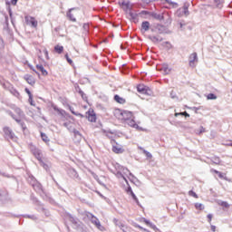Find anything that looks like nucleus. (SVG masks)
I'll return each instance as SVG.
<instances>
[{"label":"nucleus","instance_id":"obj_1","mask_svg":"<svg viewBox=\"0 0 232 232\" xmlns=\"http://www.w3.org/2000/svg\"><path fill=\"white\" fill-rule=\"evenodd\" d=\"M35 192L42 197L45 202H49V204H55V200L50 196V194L45 193L44 189L43 188V185L36 181V183L32 187Z\"/></svg>","mask_w":232,"mask_h":232},{"label":"nucleus","instance_id":"obj_2","mask_svg":"<svg viewBox=\"0 0 232 232\" xmlns=\"http://www.w3.org/2000/svg\"><path fill=\"white\" fill-rule=\"evenodd\" d=\"M116 114L118 115V119L121 121H130V119H133V113L129 111H121L117 110Z\"/></svg>","mask_w":232,"mask_h":232},{"label":"nucleus","instance_id":"obj_3","mask_svg":"<svg viewBox=\"0 0 232 232\" xmlns=\"http://www.w3.org/2000/svg\"><path fill=\"white\" fill-rule=\"evenodd\" d=\"M88 218L99 229L100 231H104V227L101 224V221L93 214L88 212Z\"/></svg>","mask_w":232,"mask_h":232},{"label":"nucleus","instance_id":"obj_4","mask_svg":"<svg viewBox=\"0 0 232 232\" xmlns=\"http://www.w3.org/2000/svg\"><path fill=\"white\" fill-rule=\"evenodd\" d=\"M4 137L7 140H17V137H15V133L9 127L4 128Z\"/></svg>","mask_w":232,"mask_h":232},{"label":"nucleus","instance_id":"obj_5","mask_svg":"<svg viewBox=\"0 0 232 232\" xmlns=\"http://www.w3.org/2000/svg\"><path fill=\"white\" fill-rule=\"evenodd\" d=\"M9 114L11 115L12 119H14V121H15V122H17V124L21 126L23 131H24V130H26V123H24V121H23L24 117L17 116L13 112H10Z\"/></svg>","mask_w":232,"mask_h":232},{"label":"nucleus","instance_id":"obj_6","mask_svg":"<svg viewBox=\"0 0 232 232\" xmlns=\"http://www.w3.org/2000/svg\"><path fill=\"white\" fill-rule=\"evenodd\" d=\"M119 5L125 14H129V12L133 10V5H131V2L130 1L119 2Z\"/></svg>","mask_w":232,"mask_h":232},{"label":"nucleus","instance_id":"obj_7","mask_svg":"<svg viewBox=\"0 0 232 232\" xmlns=\"http://www.w3.org/2000/svg\"><path fill=\"white\" fill-rule=\"evenodd\" d=\"M30 150L31 152L33 153V155L35 157V159H37V160L41 161V160L43 159V151H41V150L37 149V147L31 145L30 146Z\"/></svg>","mask_w":232,"mask_h":232},{"label":"nucleus","instance_id":"obj_8","mask_svg":"<svg viewBox=\"0 0 232 232\" xmlns=\"http://www.w3.org/2000/svg\"><path fill=\"white\" fill-rule=\"evenodd\" d=\"M188 63L191 68H195V63H198V55L197 54V53H193L189 55Z\"/></svg>","mask_w":232,"mask_h":232},{"label":"nucleus","instance_id":"obj_9","mask_svg":"<svg viewBox=\"0 0 232 232\" xmlns=\"http://www.w3.org/2000/svg\"><path fill=\"white\" fill-rule=\"evenodd\" d=\"M88 121L89 122H97V113L92 108L88 110Z\"/></svg>","mask_w":232,"mask_h":232},{"label":"nucleus","instance_id":"obj_10","mask_svg":"<svg viewBox=\"0 0 232 232\" xmlns=\"http://www.w3.org/2000/svg\"><path fill=\"white\" fill-rule=\"evenodd\" d=\"M127 14L130 16V21H131L132 23H135L136 24L137 23H139V14L133 13V10L129 11V13Z\"/></svg>","mask_w":232,"mask_h":232},{"label":"nucleus","instance_id":"obj_11","mask_svg":"<svg viewBox=\"0 0 232 232\" xmlns=\"http://www.w3.org/2000/svg\"><path fill=\"white\" fill-rule=\"evenodd\" d=\"M126 123L130 126L131 128H135L136 130H142V128L140 126H139L137 124V122H135V120H133L132 118L129 119Z\"/></svg>","mask_w":232,"mask_h":232},{"label":"nucleus","instance_id":"obj_12","mask_svg":"<svg viewBox=\"0 0 232 232\" xmlns=\"http://www.w3.org/2000/svg\"><path fill=\"white\" fill-rule=\"evenodd\" d=\"M64 128H67L68 130L71 132L75 133V128L73 127V122L72 121H66L63 123Z\"/></svg>","mask_w":232,"mask_h":232},{"label":"nucleus","instance_id":"obj_13","mask_svg":"<svg viewBox=\"0 0 232 232\" xmlns=\"http://www.w3.org/2000/svg\"><path fill=\"white\" fill-rule=\"evenodd\" d=\"M52 108L54 110V111H57V113H59V115H62V117H64V115H66V111H64L63 109H59V107H57V105L52 104Z\"/></svg>","mask_w":232,"mask_h":232},{"label":"nucleus","instance_id":"obj_14","mask_svg":"<svg viewBox=\"0 0 232 232\" xmlns=\"http://www.w3.org/2000/svg\"><path fill=\"white\" fill-rule=\"evenodd\" d=\"M24 80H25L26 82H28V84H30L31 86H34V84H35V79H34V76H32V75L26 74V75L24 76Z\"/></svg>","mask_w":232,"mask_h":232},{"label":"nucleus","instance_id":"obj_15","mask_svg":"<svg viewBox=\"0 0 232 232\" xmlns=\"http://www.w3.org/2000/svg\"><path fill=\"white\" fill-rule=\"evenodd\" d=\"M150 22L149 21H143L141 23V32H148L150 30Z\"/></svg>","mask_w":232,"mask_h":232},{"label":"nucleus","instance_id":"obj_16","mask_svg":"<svg viewBox=\"0 0 232 232\" xmlns=\"http://www.w3.org/2000/svg\"><path fill=\"white\" fill-rule=\"evenodd\" d=\"M68 175L69 177H71V179H78L79 178V174H77V170L71 169L68 170Z\"/></svg>","mask_w":232,"mask_h":232},{"label":"nucleus","instance_id":"obj_17","mask_svg":"<svg viewBox=\"0 0 232 232\" xmlns=\"http://www.w3.org/2000/svg\"><path fill=\"white\" fill-rule=\"evenodd\" d=\"M184 15H189V3L185 2L182 7Z\"/></svg>","mask_w":232,"mask_h":232},{"label":"nucleus","instance_id":"obj_18","mask_svg":"<svg viewBox=\"0 0 232 232\" xmlns=\"http://www.w3.org/2000/svg\"><path fill=\"white\" fill-rule=\"evenodd\" d=\"M150 17H153V19H157V21H162L164 19V16L160 14H157L155 12H150Z\"/></svg>","mask_w":232,"mask_h":232},{"label":"nucleus","instance_id":"obj_19","mask_svg":"<svg viewBox=\"0 0 232 232\" xmlns=\"http://www.w3.org/2000/svg\"><path fill=\"white\" fill-rule=\"evenodd\" d=\"M8 199V192L6 190H0V200L3 202Z\"/></svg>","mask_w":232,"mask_h":232},{"label":"nucleus","instance_id":"obj_20","mask_svg":"<svg viewBox=\"0 0 232 232\" xmlns=\"http://www.w3.org/2000/svg\"><path fill=\"white\" fill-rule=\"evenodd\" d=\"M115 169H123V171H127V173H129L130 177H135L131 172H130V169H124V167L121 166L119 163L115 164Z\"/></svg>","mask_w":232,"mask_h":232},{"label":"nucleus","instance_id":"obj_21","mask_svg":"<svg viewBox=\"0 0 232 232\" xmlns=\"http://www.w3.org/2000/svg\"><path fill=\"white\" fill-rule=\"evenodd\" d=\"M148 39H150V41L152 43H162V38L159 36L149 35Z\"/></svg>","mask_w":232,"mask_h":232},{"label":"nucleus","instance_id":"obj_22","mask_svg":"<svg viewBox=\"0 0 232 232\" xmlns=\"http://www.w3.org/2000/svg\"><path fill=\"white\" fill-rule=\"evenodd\" d=\"M114 101L119 104H125L126 100L122 97H120L119 94L114 95Z\"/></svg>","mask_w":232,"mask_h":232},{"label":"nucleus","instance_id":"obj_23","mask_svg":"<svg viewBox=\"0 0 232 232\" xmlns=\"http://www.w3.org/2000/svg\"><path fill=\"white\" fill-rule=\"evenodd\" d=\"M73 10H75V8H71V9L68 10L67 17H68V19H70V21H72V23H75V21H77V19H75L73 17V14H72V11H73Z\"/></svg>","mask_w":232,"mask_h":232},{"label":"nucleus","instance_id":"obj_24","mask_svg":"<svg viewBox=\"0 0 232 232\" xmlns=\"http://www.w3.org/2000/svg\"><path fill=\"white\" fill-rule=\"evenodd\" d=\"M137 91L139 93H148V90L145 85L140 84L137 86Z\"/></svg>","mask_w":232,"mask_h":232},{"label":"nucleus","instance_id":"obj_25","mask_svg":"<svg viewBox=\"0 0 232 232\" xmlns=\"http://www.w3.org/2000/svg\"><path fill=\"white\" fill-rule=\"evenodd\" d=\"M112 151H113V153H117V154L124 153V149L113 145V146H112Z\"/></svg>","mask_w":232,"mask_h":232},{"label":"nucleus","instance_id":"obj_26","mask_svg":"<svg viewBox=\"0 0 232 232\" xmlns=\"http://www.w3.org/2000/svg\"><path fill=\"white\" fill-rule=\"evenodd\" d=\"M36 68L37 70H39V72H41L42 75H44V76L48 75V71L44 69V66L37 64Z\"/></svg>","mask_w":232,"mask_h":232},{"label":"nucleus","instance_id":"obj_27","mask_svg":"<svg viewBox=\"0 0 232 232\" xmlns=\"http://www.w3.org/2000/svg\"><path fill=\"white\" fill-rule=\"evenodd\" d=\"M14 111L16 113V116L24 117V112L21 110V108L14 107Z\"/></svg>","mask_w":232,"mask_h":232},{"label":"nucleus","instance_id":"obj_28","mask_svg":"<svg viewBox=\"0 0 232 232\" xmlns=\"http://www.w3.org/2000/svg\"><path fill=\"white\" fill-rule=\"evenodd\" d=\"M161 72H163V73L165 75H168L169 73V72H171V69H169V67L168 66V64L164 63L161 67Z\"/></svg>","mask_w":232,"mask_h":232},{"label":"nucleus","instance_id":"obj_29","mask_svg":"<svg viewBox=\"0 0 232 232\" xmlns=\"http://www.w3.org/2000/svg\"><path fill=\"white\" fill-rule=\"evenodd\" d=\"M27 182L30 184V186H34L35 183H37V179L34 176H29L27 179Z\"/></svg>","mask_w":232,"mask_h":232},{"label":"nucleus","instance_id":"obj_30","mask_svg":"<svg viewBox=\"0 0 232 232\" xmlns=\"http://www.w3.org/2000/svg\"><path fill=\"white\" fill-rule=\"evenodd\" d=\"M156 29L158 30L159 34H166V26L162 24L157 25Z\"/></svg>","mask_w":232,"mask_h":232},{"label":"nucleus","instance_id":"obj_31","mask_svg":"<svg viewBox=\"0 0 232 232\" xmlns=\"http://www.w3.org/2000/svg\"><path fill=\"white\" fill-rule=\"evenodd\" d=\"M116 177L118 179H123V180H125V182L128 184V179H126V177H124V174H122V172H121V170H118L116 173H115Z\"/></svg>","mask_w":232,"mask_h":232},{"label":"nucleus","instance_id":"obj_32","mask_svg":"<svg viewBox=\"0 0 232 232\" xmlns=\"http://www.w3.org/2000/svg\"><path fill=\"white\" fill-rule=\"evenodd\" d=\"M54 52H56V53H62L64 52V47L63 45H56L54 46Z\"/></svg>","mask_w":232,"mask_h":232},{"label":"nucleus","instance_id":"obj_33","mask_svg":"<svg viewBox=\"0 0 232 232\" xmlns=\"http://www.w3.org/2000/svg\"><path fill=\"white\" fill-rule=\"evenodd\" d=\"M30 24L33 26V28H37V20H35V18L31 17V19L29 20Z\"/></svg>","mask_w":232,"mask_h":232},{"label":"nucleus","instance_id":"obj_34","mask_svg":"<svg viewBox=\"0 0 232 232\" xmlns=\"http://www.w3.org/2000/svg\"><path fill=\"white\" fill-rule=\"evenodd\" d=\"M69 110L72 113V115H76V117H84V115H82V113L75 112V111L73 110V107L72 106H69Z\"/></svg>","mask_w":232,"mask_h":232},{"label":"nucleus","instance_id":"obj_35","mask_svg":"<svg viewBox=\"0 0 232 232\" xmlns=\"http://www.w3.org/2000/svg\"><path fill=\"white\" fill-rule=\"evenodd\" d=\"M68 218H69L70 222H72V224H73L74 226H77V224H79L77 219L75 218H73L72 215H68Z\"/></svg>","mask_w":232,"mask_h":232},{"label":"nucleus","instance_id":"obj_36","mask_svg":"<svg viewBox=\"0 0 232 232\" xmlns=\"http://www.w3.org/2000/svg\"><path fill=\"white\" fill-rule=\"evenodd\" d=\"M207 99H208V101H216L217 95L215 93H213V92L208 93L207 95Z\"/></svg>","mask_w":232,"mask_h":232},{"label":"nucleus","instance_id":"obj_37","mask_svg":"<svg viewBox=\"0 0 232 232\" xmlns=\"http://www.w3.org/2000/svg\"><path fill=\"white\" fill-rule=\"evenodd\" d=\"M151 12L143 10L141 12H140L138 14L140 15L141 17L146 18L147 15H150Z\"/></svg>","mask_w":232,"mask_h":232},{"label":"nucleus","instance_id":"obj_38","mask_svg":"<svg viewBox=\"0 0 232 232\" xmlns=\"http://www.w3.org/2000/svg\"><path fill=\"white\" fill-rule=\"evenodd\" d=\"M211 162H213V164L218 165V164H220V158L214 156L211 158Z\"/></svg>","mask_w":232,"mask_h":232},{"label":"nucleus","instance_id":"obj_39","mask_svg":"<svg viewBox=\"0 0 232 232\" xmlns=\"http://www.w3.org/2000/svg\"><path fill=\"white\" fill-rule=\"evenodd\" d=\"M170 99H172L173 101L178 102L179 101V96L177 95V92H175L174 91L170 92Z\"/></svg>","mask_w":232,"mask_h":232},{"label":"nucleus","instance_id":"obj_40","mask_svg":"<svg viewBox=\"0 0 232 232\" xmlns=\"http://www.w3.org/2000/svg\"><path fill=\"white\" fill-rule=\"evenodd\" d=\"M130 197H132V199L134 200V202H136L137 206H140V202H139V198H137L134 192H131Z\"/></svg>","mask_w":232,"mask_h":232},{"label":"nucleus","instance_id":"obj_41","mask_svg":"<svg viewBox=\"0 0 232 232\" xmlns=\"http://www.w3.org/2000/svg\"><path fill=\"white\" fill-rule=\"evenodd\" d=\"M10 93H12V95H14V97L19 98V92H17V90H15L14 88L10 89Z\"/></svg>","mask_w":232,"mask_h":232},{"label":"nucleus","instance_id":"obj_42","mask_svg":"<svg viewBox=\"0 0 232 232\" xmlns=\"http://www.w3.org/2000/svg\"><path fill=\"white\" fill-rule=\"evenodd\" d=\"M218 206H221L222 208H226L227 209L229 208V203L227 201H219Z\"/></svg>","mask_w":232,"mask_h":232},{"label":"nucleus","instance_id":"obj_43","mask_svg":"<svg viewBox=\"0 0 232 232\" xmlns=\"http://www.w3.org/2000/svg\"><path fill=\"white\" fill-rule=\"evenodd\" d=\"M139 6H140V8H144L145 10H150V7L146 5L142 0L139 2Z\"/></svg>","mask_w":232,"mask_h":232},{"label":"nucleus","instance_id":"obj_44","mask_svg":"<svg viewBox=\"0 0 232 232\" xmlns=\"http://www.w3.org/2000/svg\"><path fill=\"white\" fill-rule=\"evenodd\" d=\"M79 93L82 96V98L83 99V101H85V102H88V98L86 97V94H84V92H82L81 89H79Z\"/></svg>","mask_w":232,"mask_h":232},{"label":"nucleus","instance_id":"obj_45","mask_svg":"<svg viewBox=\"0 0 232 232\" xmlns=\"http://www.w3.org/2000/svg\"><path fill=\"white\" fill-rule=\"evenodd\" d=\"M196 209H199V211H202L204 209V205L202 203H195Z\"/></svg>","mask_w":232,"mask_h":232},{"label":"nucleus","instance_id":"obj_46","mask_svg":"<svg viewBox=\"0 0 232 232\" xmlns=\"http://www.w3.org/2000/svg\"><path fill=\"white\" fill-rule=\"evenodd\" d=\"M143 153H144V155H146L147 159H153V155L151 154V152H150L146 150H143Z\"/></svg>","mask_w":232,"mask_h":232},{"label":"nucleus","instance_id":"obj_47","mask_svg":"<svg viewBox=\"0 0 232 232\" xmlns=\"http://www.w3.org/2000/svg\"><path fill=\"white\" fill-rule=\"evenodd\" d=\"M24 218H30L31 220H37V216L35 215H24Z\"/></svg>","mask_w":232,"mask_h":232},{"label":"nucleus","instance_id":"obj_48","mask_svg":"<svg viewBox=\"0 0 232 232\" xmlns=\"http://www.w3.org/2000/svg\"><path fill=\"white\" fill-rule=\"evenodd\" d=\"M216 5H217V8H222V4L224 3V0H214Z\"/></svg>","mask_w":232,"mask_h":232},{"label":"nucleus","instance_id":"obj_49","mask_svg":"<svg viewBox=\"0 0 232 232\" xmlns=\"http://www.w3.org/2000/svg\"><path fill=\"white\" fill-rule=\"evenodd\" d=\"M134 227H138V229H140L141 231L150 232V230L142 227L140 225L134 223Z\"/></svg>","mask_w":232,"mask_h":232},{"label":"nucleus","instance_id":"obj_50","mask_svg":"<svg viewBox=\"0 0 232 232\" xmlns=\"http://www.w3.org/2000/svg\"><path fill=\"white\" fill-rule=\"evenodd\" d=\"M41 137H42V140H44V142H50V140L48 139V136H46V134L42 132Z\"/></svg>","mask_w":232,"mask_h":232},{"label":"nucleus","instance_id":"obj_51","mask_svg":"<svg viewBox=\"0 0 232 232\" xmlns=\"http://www.w3.org/2000/svg\"><path fill=\"white\" fill-rule=\"evenodd\" d=\"M1 85L5 90H8V88H10V82H4Z\"/></svg>","mask_w":232,"mask_h":232},{"label":"nucleus","instance_id":"obj_52","mask_svg":"<svg viewBox=\"0 0 232 232\" xmlns=\"http://www.w3.org/2000/svg\"><path fill=\"white\" fill-rule=\"evenodd\" d=\"M89 173H91L92 177H93V179L95 180H97V182H99V176H97V174H95V172L89 170Z\"/></svg>","mask_w":232,"mask_h":232},{"label":"nucleus","instance_id":"obj_53","mask_svg":"<svg viewBox=\"0 0 232 232\" xmlns=\"http://www.w3.org/2000/svg\"><path fill=\"white\" fill-rule=\"evenodd\" d=\"M188 195L190 197H194V198H198V195H197V193L193 190L188 191Z\"/></svg>","mask_w":232,"mask_h":232},{"label":"nucleus","instance_id":"obj_54","mask_svg":"<svg viewBox=\"0 0 232 232\" xmlns=\"http://www.w3.org/2000/svg\"><path fill=\"white\" fill-rule=\"evenodd\" d=\"M114 221H115L116 226L118 227H120V229H121V227H124V224H122L121 221H119L117 219H114Z\"/></svg>","mask_w":232,"mask_h":232},{"label":"nucleus","instance_id":"obj_55","mask_svg":"<svg viewBox=\"0 0 232 232\" xmlns=\"http://www.w3.org/2000/svg\"><path fill=\"white\" fill-rule=\"evenodd\" d=\"M42 213H44L45 217H50V212L46 210V208H41Z\"/></svg>","mask_w":232,"mask_h":232},{"label":"nucleus","instance_id":"obj_56","mask_svg":"<svg viewBox=\"0 0 232 232\" xmlns=\"http://www.w3.org/2000/svg\"><path fill=\"white\" fill-rule=\"evenodd\" d=\"M121 231L123 232H131V230H130V227H126V225L123 224V227H121Z\"/></svg>","mask_w":232,"mask_h":232},{"label":"nucleus","instance_id":"obj_57","mask_svg":"<svg viewBox=\"0 0 232 232\" xmlns=\"http://www.w3.org/2000/svg\"><path fill=\"white\" fill-rule=\"evenodd\" d=\"M40 165L44 167V169H46V171H48V165H46V163H44V161H43V159L41 160Z\"/></svg>","mask_w":232,"mask_h":232},{"label":"nucleus","instance_id":"obj_58","mask_svg":"<svg viewBox=\"0 0 232 232\" xmlns=\"http://www.w3.org/2000/svg\"><path fill=\"white\" fill-rule=\"evenodd\" d=\"M146 5L150 6L155 0H141Z\"/></svg>","mask_w":232,"mask_h":232},{"label":"nucleus","instance_id":"obj_59","mask_svg":"<svg viewBox=\"0 0 232 232\" xmlns=\"http://www.w3.org/2000/svg\"><path fill=\"white\" fill-rule=\"evenodd\" d=\"M65 59H66L67 63H69V64H73V61H72L70 56H68V53L65 54Z\"/></svg>","mask_w":232,"mask_h":232},{"label":"nucleus","instance_id":"obj_60","mask_svg":"<svg viewBox=\"0 0 232 232\" xmlns=\"http://www.w3.org/2000/svg\"><path fill=\"white\" fill-rule=\"evenodd\" d=\"M168 5H173V6H179V4L172 2L171 0H165Z\"/></svg>","mask_w":232,"mask_h":232},{"label":"nucleus","instance_id":"obj_61","mask_svg":"<svg viewBox=\"0 0 232 232\" xmlns=\"http://www.w3.org/2000/svg\"><path fill=\"white\" fill-rule=\"evenodd\" d=\"M126 191L128 193V195H131V193H133V189H131V187L129 186L127 188H126Z\"/></svg>","mask_w":232,"mask_h":232},{"label":"nucleus","instance_id":"obj_62","mask_svg":"<svg viewBox=\"0 0 232 232\" xmlns=\"http://www.w3.org/2000/svg\"><path fill=\"white\" fill-rule=\"evenodd\" d=\"M25 92L30 97V101H32V92H30V90L28 88H25Z\"/></svg>","mask_w":232,"mask_h":232},{"label":"nucleus","instance_id":"obj_63","mask_svg":"<svg viewBox=\"0 0 232 232\" xmlns=\"http://www.w3.org/2000/svg\"><path fill=\"white\" fill-rule=\"evenodd\" d=\"M181 117H186V119H188L189 117V113H188V111H183L181 112Z\"/></svg>","mask_w":232,"mask_h":232},{"label":"nucleus","instance_id":"obj_64","mask_svg":"<svg viewBox=\"0 0 232 232\" xmlns=\"http://www.w3.org/2000/svg\"><path fill=\"white\" fill-rule=\"evenodd\" d=\"M143 222L147 225L150 226L151 224V222L146 218H143Z\"/></svg>","mask_w":232,"mask_h":232}]
</instances>
